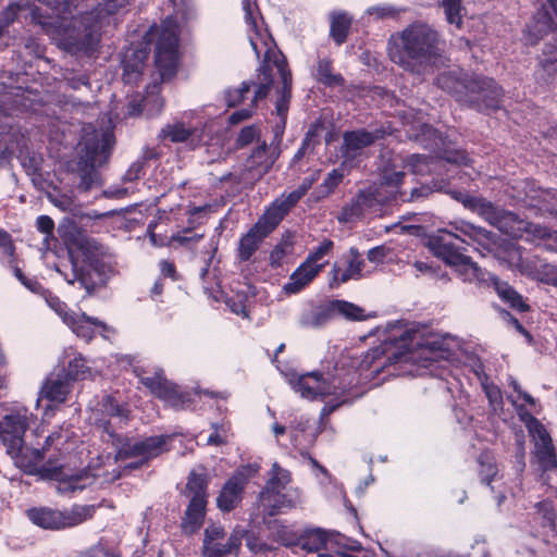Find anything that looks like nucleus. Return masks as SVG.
Returning <instances> with one entry per match:
<instances>
[{"instance_id":"f257e3e1","label":"nucleus","mask_w":557,"mask_h":557,"mask_svg":"<svg viewBox=\"0 0 557 557\" xmlns=\"http://www.w3.org/2000/svg\"><path fill=\"white\" fill-rule=\"evenodd\" d=\"M444 45L432 24L418 20L389 36L387 54L403 71L423 77L444 62Z\"/></svg>"},{"instance_id":"f03ea898","label":"nucleus","mask_w":557,"mask_h":557,"mask_svg":"<svg viewBox=\"0 0 557 557\" xmlns=\"http://www.w3.org/2000/svg\"><path fill=\"white\" fill-rule=\"evenodd\" d=\"M249 47L257 60H260L262 55V61L258 70L257 82H252L249 85L246 84V95L252 90L251 103L253 107H257L259 101L265 99L272 85L273 67H276L282 78V87L276 91L275 111L281 123L285 125L292 98V74L286 70L284 61L280 60L277 53L267 42L261 41L259 38L250 37Z\"/></svg>"},{"instance_id":"7ed1b4c3","label":"nucleus","mask_w":557,"mask_h":557,"mask_svg":"<svg viewBox=\"0 0 557 557\" xmlns=\"http://www.w3.org/2000/svg\"><path fill=\"white\" fill-rule=\"evenodd\" d=\"M81 257L70 252L71 272L64 273V280L85 292L84 297L92 296L104 287L114 274V267L103 252L102 246L94 239L78 243Z\"/></svg>"},{"instance_id":"20e7f679","label":"nucleus","mask_w":557,"mask_h":557,"mask_svg":"<svg viewBox=\"0 0 557 557\" xmlns=\"http://www.w3.org/2000/svg\"><path fill=\"white\" fill-rule=\"evenodd\" d=\"M454 198L506 235L517 238L525 237L528 240L553 237L548 227L529 222L517 213L498 207L485 198L460 191L454 193Z\"/></svg>"},{"instance_id":"39448f33","label":"nucleus","mask_w":557,"mask_h":557,"mask_svg":"<svg viewBox=\"0 0 557 557\" xmlns=\"http://www.w3.org/2000/svg\"><path fill=\"white\" fill-rule=\"evenodd\" d=\"M292 482V473L274 462L268 473V479L251 507V520L261 518L265 521L268 517L276 516L282 509L295 508L300 503L297 490L286 491Z\"/></svg>"},{"instance_id":"423d86ee","label":"nucleus","mask_w":557,"mask_h":557,"mask_svg":"<svg viewBox=\"0 0 557 557\" xmlns=\"http://www.w3.org/2000/svg\"><path fill=\"white\" fill-rule=\"evenodd\" d=\"M114 146V135L104 132L99 137L96 132L83 138L77 160L69 163V169L79 176V188L87 191L98 181V166L108 162Z\"/></svg>"},{"instance_id":"0eeeda50","label":"nucleus","mask_w":557,"mask_h":557,"mask_svg":"<svg viewBox=\"0 0 557 557\" xmlns=\"http://www.w3.org/2000/svg\"><path fill=\"white\" fill-rule=\"evenodd\" d=\"M38 8L32 11L33 16L42 26H54L59 40L63 48L72 53H84L92 55L97 50L100 38L97 25L88 22V17L62 20L54 23L39 20L37 15Z\"/></svg>"},{"instance_id":"6e6552de","label":"nucleus","mask_w":557,"mask_h":557,"mask_svg":"<svg viewBox=\"0 0 557 557\" xmlns=\"http://www.w3.org/2000/svg\"><path fill=\"white\" fill-rule=\"evenodd\" d=\"M111 444L115 449V460H126L132 458L143 459L144 462H150L152 459L170 451V442L172 435L160 434L135 438L114 431L108 432Z\"/></svg>"},{"instance_id":"1a4fd4ad","label":"nucleus","mask_w":557,"mask_h":557,"mask_svg":"<svg viewBox=\"0 0 557 557\" xmlns=\"http://www.w3.org/2000/svg\"><path fill=\"white\" fill-rule=\"evenodd\" d=\"M95 511L94 505H74L69 510L40 506L27 509L26 516L33 524L44 530L59 531L84 523L94 517Z\"/></svg>"},{"instance_id":"9d476101","label":"nucleus","mask_w":557,"mask_h":557,"mask_svg":"<svg viewBox=\"0 0 557 557\" xmlns=\"http://www.w3.org/2000/svg\"><path fill=\"white\" fill-rule=\"evenodd\" d=\"M302 198L297 189L280 199H276L263 213L259 221L246 233V259L257 248V244L268 236L288 213V211Z\"/></svg>"},{"instance_id":"9b49d317","label":"nucleus","mask_w":557,"mask_h":557,"mask_svg":"<svg viewBox=\"0 0 557 557\" xmlns=\"http://www.w3.org/2000/svg\"><path fill=\"white\" fill-rule=\"evenodd\" d=\"M244 530L235 529L228 536L221 524L211 523L203 532L201 557H225L240 552Z\"/></svg>"},{"instance_id":"f8f14e48","label":"nucleus","mask_w":557,"mask_h":557,"mask_svg":"<svg viewBox=\"0 0 557 557\" xmlns=\"http://www.w3.org/2000/svg\"><path fill=\"white\" fill-rule=\"evenodd\" d=\"M178 36L170 29L159 32L154 48V65L162 82L171 81L178 71Z\"/></svg>"},{"instance_id":"ddd939ff","label":"nucleus","mask_w":557,"mask_h":557,"mask_svg":"<svg viewBox=\"0 0 557 557\" xmlns=\"http://www.w3.org/2000/svg\"><path fill=\"white\" fill-rule=\"evenodd\" d=\"M7 387V381L0 374V389ZM28 429L26 411L5 414L0 420V440L7 449L8 455H17L24 444V435Z\"/></svg>"},{"instance_id":"4468645a","label":"nucleus","mask_w":557,"mask_h":557,"mask_svg":"<svg viewBox=\"0 0 557 557\" xmlns=\"http://www.w3.org/2000/svg\"><path fill=\"white\" fill-rule=\"evenodd\" d=\"M468 96L466 101L479 111L496 110L499 108L503 90L488 77H471L468 85Z\"/></svg>"},{"instance_id":"2eb2a0df","label":"nucleus","mask_w":557,"mask_h":557,"mask_svg":"<svg viewBox=\"0 0 557 557\" xmlns=\"http://www.w3.org/2000/svg\"><path fill=\"white\" fill-rule=\"evenodd\" d=\"M292 384L296 392L309 399L335 394L337 389L343 387V384L337 382L333 374L330 372L324 374L319 371L302 374L297 380L292 381Z\"/></svg>"},{"instance_id":"dca6fc26","label":"nucleus","mask_w":557,"mask_h":557,"mask_svg":"<svg viewBox=\"0 0 557 557\" xmlns=\"http://www.w3.org/2000/svg\"><path fill=\"white\" fill-rule=\"evenodd\" d=\"M527 428L534 442V457L543 471L557 466V457L553 441L544 425L533 416L528 414Z\"/></svg>"},{"instance_id":"f3484780","label":"nucleus","mask_w":557,"mask_h":557,"mask_svg":"<svg viewBox=\"0 0 557 557\" xmlns=\"http://www.w3.org/2000/svg\"><path fill=\"white\" fill-rule=\"evenodd\" d=\"M213 211V206L206 203L203 206H193L188 208L186 226L172 235V243L193 248L205 237V233H199V228L203 226L209 219V214Z\"/></svg>"},{"instance_id":"a211bd4d","label":"nucleus","mask_w":557,"mask_h":557,"mask_svg":"<svg viewBox=\"0 0 557 557\" xmlns=\"http://www.w3.org/2000/svg\"><path fill=\"white\" fill-rule=\"evenodd\" d=\"M455 239L466 243V239L455 233L440 231L438 234L429 237L426 246L435 257L442 259L447 265L454 267L456 263H460L465 255L455 244Z\"/></svg>"},{"instance_id":"6ab92c4d","label":"nucleus","mask_w":557,"mask_h":557,"mask_svg":"<svg viewBox=\"0 0 557 557\" xmlns=\"http://www.w3.org/2000/svg\"><path fill=\"white\" fill-rule=\"evenodd\" d=\"M275 161V157L269 152L267 141L249 148L246 158V184H253L263 177Z\"/></svg>"},{"instance_id":"aec40b11","label":"nucleus","mask_w":557,"mask_h":557,"mask_svg":"<svg viewBox=\"0 0 557 557\" xmlns=\"http://www.w3.org/2000/svg\"><path fill=\"white\" fill-rule=\"evenodd\" d=\"M383 129L369 132L364 128L348 131L343 134L342 153L347 159H355L362 153L364 148L373 145L377 139L383 138Z\"/></svg>"},{"instance_id":"412c9836","label":"nucleus","mask_w":557,"mask_h":557,"mask_svg":"<svg viewBox=\"0 0 557 557\" xmlns=\"http://www.w3.org/2000/svg\"><path fill=\"white\" fill-rule=\"evenodd\" d=\"M244 492V466L236 469L235 473L224 483L216 497V507L222 512H230L240 503Z\"/></svg>"},{"instance_id":"4be33fe9","label":"nucleus","mask_w":557,"mask_h":557,"mask_svg":"<svg viewBox=\"0 0 557 557\" xmlns=\"http://www.w3.org/2000/svg\"><path fill=\"white\" fill-rule=\"evenodd\" d=\"M63 321L77 337L86 343H90L95 338V329H99L102 333L111 330L106 322L86 313L71 312V314L63 317Z\"/></svg>"},{"instance_id":"5701e85b","label":"nucleus","mask_w":557,"mask_h":557,"mask_svg":"<svg viewBox=\"0 0 557 557\" xmlns=\"http://www.w3.org/2000/svg\"><path fill=\"white\" fill-rule=\"evenodd\" d=\"M208 503H202L197 498H190L181 520V531L186 536L197 534L202 528Z\"/></svg>"},{"instance_id":"b1692460","label":"nucleus","mask_w":557,"mask_h":557,"mask_svg":"<svg viewBox=\"0 0 557 557\" xmlns=\"http://www.w3.org/2000/svg\"><path fill=\"white\" fill-rule=\"evenodd\" d=\"M148 55L147 48L133 49L125 54L122 61V79L125 84H136L140 79Z\"/></svg>"},{"instance_id":"393cba45","label":"nucleus","mask_w":557,"mask_h":557,"mask_svg":"<svg viewBox=\"0 0 557 557\" xmlns=\"http://www.w3.org/2000/svg\"><path fill=\"white\" fill-rule=\"evenodd\" d=\"M213 256L203 260V265L200 268L199 277L203 293L214 300H219L224 294L222 290V282L216 268L211 267Z\"/></svg>"},{"instance_id":"a878e982","label":"nucleus","mask_w":557,"mask_h":557,"mask_svg":"<svg viewBox=\"0 0 557 557\" xmlns=\"http://www.w3.org/2000/svg\"><path fill=\"white\" fill-rule=\"evenodd\" d=\"M197 138V143L201 140V135L197 134V128L186 127L183 122H175L166 124L161 128L158 138L160 140H170L173 144L187 143L189 139L193 141Z\"/></svg>"},{"instance_id":"bb28decb","label":"nucleus","mask_w":557,"mask_h":557,"mask_svg":"<svg viewBox=\"0 0 557 557\" xmlns=\"http://www.w3.org/2000/svg\"><path fill=\"white\" fill-rule=\"evenodd\" d=\"M323 263L320 265H312L305 261L290 275L289 282L284 286L285 292L292 294L298 293L315 277V275L323 269Z\"/></svg>"},{"instance_id":"cd10ccee","label":"nucleus","mask_w":557,"mask_h":557,"mask_svg":"<svg viewBox=\"0 0 557 557\" xmlns=\"http://www.w3.org/2000/svg\"><path fill=\"white\" fill-rule=\"evenodd\" d=\"M346 268L342 271L339 267L334 264V278L339 283H345L349 280H357L361 275L364 261L360 259V255L356 248H350L348 255L345 257Z\"/></svg>"},{"instance_id":"c85d7f7f","label":"nucleus","mask_w":557,"mask_h":557,"mask_svg":"<svg viewBox=\"0 0 557 557\" xmlns=\"http://www.w3.org/2000/svg\"><path fill=\"white\" fill-rule=\"evenodd\" d=\"M70 393V381L60 376L47 379L40 391L44 398L58 404L64 403Z\"/></svg>"},{"instance_id":"c756f323","label":"nucleus","mask_w":557,"mask_h":557,"mask_svg":"<svg viewBox=\"0 0 557 557\" xmlns=\"http://www.w3.org/2000/svg\"><path fill=\"white\" fill-rule=\"evenodd\" d=\"M470 79L471 77H460L456 72H444L436 77L435 84L449 94L467 98Z\"/></svg>"},{"instance_id":"7c9ffc66","label":"nucleus","mask_w":557,"mask_h":557,"mask_svg":"<svg viewBox=\"0 0 557 557\" xmlns=\"http://www.w3.org/2000/svg\"><path fill=\"white\" fill-rule=\"evenodd\" d=\"M154 397L174 408H183L189 401V395L180 389L178 385L165 379Z\"/></svg>"},{"instance_id":"2f4dec72","label":"nucleus","mask_w":557,"mask_h":557,"mask_svg":"<svg viewBox=\"0 0 557 557\" xmlns=\"http://www.w3.org/2000/svg\"><path fill=\"white\" fill-rule=\"evenodd\" d=\"M15 465L32 472L38 463L45 458V447L41 449L26 447L25 443L21 446L17 455H10Z\"/></svg>"},{"instance_id":"473e14b6","label":"nucleus","mask_w":557,"mask_h":557,"mask_svg":"<svg viewBox=\"0 0 557 557\" xmlns=\"http://www.w3.org/2000/svg\"><path fill=\"white\" fill-rule=\"evenodd\" d=\"M209 479L206 473L191 471L187 478L186 490L190 498H197L202 503H208Z\"/></svg>"},{"instance_id":"72a5a7b5","label":"nucleus","mask_w":557,"mask_h":557,"mask_svg":"<svg viewBox=\"0 0 557 557\" xmlns=\"http://www.w3.org/2000/svg\"><path fill=\"white\" fill-rule=\"evenodd\" d=\"M351 26V17L346 13L334 12L331 14L330 35L337 45H342L348 36Z\"/></svg>"},{"instance_id":"f704fd0d","label":"nucleus","mask_w":557,"mask_h":557,"mask_svg":"<svg viewBox=\"0 0 557 557\" xmlns=\"http://www.w3.org/2000/svg\"><path fill=\"white\" fill-rule=\"evenodd\" d=\"M335 317V301L331 300L312 311L311 314L302 321V324L312 327H320Z\"/></svg>"},{"instance_id":"c9c22d12","label":"nucleus","mask_w":557,"mask_h":557,"mask_svg":"<svg viewBox=\"0 0 557 557\" xmlns=\"http://www.w3.org/2000/svg\"><path fill=\"white\" fill-rule=\"evenodd\" d=\"M453 268L456 269L465 282L473 283L484 281V272L482 269L466 255L462 256L460 263H456Z\"/></svg>"},{"instance_id":"e433bc0d","label":"nucleus","mask_w":557,"mask_h":557,"mask_svg":"<svg viewBox=\"0 0 557 557\" xmlns=\"http://www.w3.org/2000/svg\"><path fill=\"white\" fill-rule=\"evenodd\" d=\"M497 295L512 308L519 311H527L529 306L524 304L521 295H519L508 283L502 281L494 282Z\"/></svg>"},{"instance_id":"4c0bfd02","label":"nucleus","mask_w":557,"mask_h":557,"mask_svg":"<svg viewBox=\"0 0 557 557\" xmlns=\"http://www.w3.org/2000/svg\"><path fill=\"white\" fill-rule=\"evenodd\" d=\"M89 374L90 368L82 355L75 356L64 368V377L70 382L85 380Z\"/></svg>"},{"instance_id":"58836bf2","label":"nucleus","mask_w":557,"mask_h":557,"mask_svg":"<svg viewBox=\"0 0 557 557\" xmlns=\"http://www.w3.org/2000/svg\"><path fill=\"white\" fill-rule=\"evenodd\" d=\"M326 542V532L321 529H313L305 532L300 540V546L308 552H318L325 547Z\"/></svg>"},{"instance_id":"ea45409f","label":"nucleus","mask_w":557,"mask_h":557,"mask_svg":"<svg viewBox=\"0 0 557 557\" xmlns=\"http://www.w3.org/2000/svg\"><path fill=\"white\" fill-rule=\"evenodd\" d=\"M335 314L342 315L351 321H363L370 315L366 314L364 309L346 300L335 299Z\"/></svg>"},{"instance_id":"a19ab883","label":"nucleus","mask_w":557,"mask_h":557,"mask_svg":"<svg viewBox=\"0 0 557 557\" xmlns=\"http://www.w3.org/2000/svg\"><path fill=\"white\" fill-rule=\"evenodd\" d=\"M441 7L444 10L446 21L460 28L462 25L463 0H442Z\"/></svg>"},{"instance_id":"79ce46f5","label":"nucleus","mask_w":557,"mask_h":557,"mask_svg":"<svg viewBox=\"0 0 557 557\" xmlns=\"http://www.w3.org/2000/svg\"><path fill=\"white\" fill-rule=\"evenodd\" d=\"M332 62L329 59H322L318 63L317 78L326 86H341L344 83L339 74L332 73Z\"/></svg>"},{"instance_id":"37998d69","label":"nucleus","mask_w":557,"mask_h":557,"mask_svg":"<svg viewBox=\"0 0 557 557\" xmlns=\"http://www.w3.org/2000/svg\"><path fill=\"white\" fill-rule=\"evenodd\" d=\"M405 9L397 8L392 4H379L367 9L366 13L375 21L398 20Z\"/></svg>"},{"instance_id":"c03bdc74","label":"nucleus","mask_w":557,"mask_h":557,"mask_svg":"<svg viewBox=\"0 0 557 557\" xmlns=\"http://www.w3.org/2000/svg\"><path fill=\"white\" fill-rule=\"evenodd\" d=\"M431 355L432 350L423 347L419 355L413 351H401L399 354H393L391 358H393L395 362H416L418 359H421L422 366L426 368L429 363L434 360Z\"/></svg>"},{"instance_id":"a18cd8bd","label":"nucleus","mask_w":557,"mask_h":557,"mask_svg":"<svg viewBox=\"0 0 557 557\" xmlns=\"http://www.w3.org/2000/svg\"><path fill=\"white\" fill-rule=\"evenodd\" d=\"M41 473H44L49 479L60 480L63 484H65V490H70L72 492L76 490H83L84 485H79L78 482L81 480L79 475H72L69 480L63 481L61 479L62 468L61 467H46L44 466L41 469Z\"/></svg>"},{"instance_id":"49530a36","label":"nucleus","mask_w":557,"mask_h":557,"mask_svg":"<svg viewBox=\"0 0 557 557\" xmlns=\"http://www.w3.org/2000/svg\"><path fill=\"white\" fill-rule=\"evenodd\" d=\"M344 178V173L338 170H332L324 182L318 187L317 193L319 194L318 198H326L329 197L334 189L341 184Z\"/></svg>"},{"instance_id":"de8ad7c7","label":"nucleus","mask_w":557,"mask_h":557,"mask_svg":"<svg viewBox=\"0 0 557 557\" xmlns=\"http://www.w3.org/2000/svg\"><path fill=\"white\" fill-rule=\"evenodd\" d=\"M363 215L364 212L362 211L361 205L355 197L349 203L343 207L337 219L341 223H352L363 218Z\"/></svg>"},{"instance_id":"09e8293b","label":"nucleus","mask_w":557,"mask_h":557,"mask_svg":"<svg viewBox=\"0 0 557 557\" xmlns=\"http://www.w3.org/2000/svg\"><path fill=\"white\" fill-rule=\"evenodd\" d=\"M531 199L536 201L535 205L541 209L552 214H557V198L550 190H539L536 195L531 196Z\"/></svg>"},{"instance_id":"8fccbe9b","label":"nucleus","mask_w":557,"mask_h":557,"mask_svg":"<svg viewBox=\"0 0 557 557\" xmlns=\"http://www.w3.org/2000/svg\"><path fill=\"white\" fill-rule=\"evenodd\" d=\"M357 200L361 205L362 211L366 213L368 209H372L373 207L381 205L383 199L381 198L379 188H368L366 190H361L356 195Z\"/></svg>"},{"instance_id":"3c124183","label":"nucleus","mask_w":557,"mask_h":557,"mask_svg":"<svg viewBox=\"0 0 557 557\" xmlns=\"http://www.w3.org/2000/svg\"><path fill=\"white\" fill-rule=\"evenodd\" d=\"M233 283L234 282L230 284V287L231 292H233L235 295H226L224 300L225 305L230 308L232 312L236 314H244V292L240 288L239 282L236 283L235 287L233 286Z\"/></svg>"},{"instance_id":"603ef678","label":"nucleus","mask_w":557,"mask_h":557,"mask_svg":"<svg viewBox=\"0 0 557 557\" xmlns=\"http://www.w3.org/2000/svg\"><path fill=\"white\" fill-rule=\"evenodd\" d=\"M537 513L543 519L544 523L543 525H547L550 528L553 533H556V510L553 502L549 500H543L537 504Z\"/></svg>"},{"instance_id":"864d4df0","label":"nucleus","mask_w":557,"mask_h":557,"mask_svg":"<svg viewBox=\"0 0 557 557\" xmlns=\"http://www.w3.org/2000/svg\"><path fill=\"white\" fill-rule=\"evenodd\" d=\"M433 158L420 154H412L408 160L411 171L420 175L430 173L432 171L431 164H433Z\"/></svg>"},{"instance_id":"5fc2aeb1","label":"nucleus","mask_w":557,"mask_h":557,"mask_svg":"<svg viewBox=\"0 0 557 557\" xmlns=\"http://www.w3.org/2000/svg\"><path fill=\"white\" fill-rule=\"evenodd\" d=\"M165 379L164 370L158 369L151 376H139V382L154 396Z\"/></svg>"},{"instance_id":"6e6d98bb","label":"nucleus","mask_w":557,"mask_h":557,"mask_svg":"<svg viewBox=\"0 0 557 557\" xmlns=\"http://www.w3.org/2000/svg\"><path fill=\"white\" fill-rule=\"evenodd\" d=\"M42 298L46 300L48 306L53 309L62 318L65 314H71V312H67V306L64 301H62L55 294H53L50 289H47L45 294L42 295Z\"/></svg>"},{"instance_id":"4d7b16f0","label":"nucleus","mask_w":557,"mask_h":557,"mask_svg":"<svg viewBox=\"0 0 557 557\" xmlns=\"http://www.w3.org/2000/svg\"><path fill=\"white\" fill-rule=\"evenodd\" d=\"M0 249L10 258V262L15 261V245L11 234L0 227Z\"/></svg>"},{"instance_id":"13d9d810","label":"nucleus","mask_w":557,"mask_h":557,"mask_svg":"<svg viewBox=\"0 0 557 557\" xmlns=\"http://www.w3.org/2000/svg\"><path fill=\"white\" fill-rule=\"evenodd\" d=\"M404 176L405 173L403 171L396 170L395 166H385L382 171V184L388 186H398L401 183Z\"/></svg>"},{"instance_id":"bf43d9fd","label":"nucleus","mask_w":557,"mask_h":557,"mask_svg":"<svg viewBox=\"0 0 557 557\" xmlns=\"http://www.w3.org/2000/svg\"><path fill=\"white\" fill-rule=\"evenodd\" d=\"M333 249V242L331 239H324L320 246L312 251L306 259V262L312 265H318L317 262L321 260Z\"/></svg>"},{"instance_id":"052dcab7","label":"nucleus","mask_w":557,"mask_h":557,"mask_svg":"<svg viewBox=\"0 0 557 557\" xmlns=\"http://www.w3.org/2000/svg\"><path fill=\"white\" fill-rule=\"evenodd\" d=\"M102 406L104 408V411L107 414L111 417H125L126 416V409L120 405L114 397L112 396H106L103 398Z\"/></svg>"},{"instance_id":"680f3d73","label":"nucleus","mask_w":557,"mask_h":557,"mask_svg":"<svg viewBox=\"0 0 557 557\" xmlns=\"http://www.w3.org/2000/svg\"><path fill=\"white\" fill-rule=\"evenodd\" d=\"M292 250V244L287 242H283L280 245L275 246L271 252V262L272 264L278 265L282 259Z\"/></svg>"},{"instance_id":"e2e57ef3","label":"nucleus","mask_w":557,"mask_h":557,"mask_svg":"<svg viewBox=\"0 0 557 557\" xmlns=\"http://www.w3.org/2000/svg\"><path fill=\"white\" fill-rule=\"evenodd\" d=\"M144 169H145L144 161H140L139 159L136 160L135 162H133L131 164V166L126 171V173L124 175V180L127 182H133L135 180H138L139 177H141L145 174Z\"/></svg>"},{"instance_id":"0e129e2a","label":"nucleus","mask_w":557,"mask_h":557,"mask_svg":"<svg viewBox=\"0 0 557 557\" xmlns=\"http://www.w3.org/2000/svg\"><path fill=\"white\" fill-rule=\"evenodd\" d=\"M265 141L261 139V131L259 127L249 126L246 127V148L256 147L260 143Z\"/></svg>"},{"instance_id":"69168bd1","label":"nucleus","mask_w":557,"mask_h":557,"mask_svg":"<svg viewBox=\"0 0 557 557\" xmlns=\"http://www.w3.org/2000/svg\"><path fill=\"white\" fill-rule=\"evenodd\" d=\"M37 230L47 236L52 235L54 221L49 215H39L36 220Z\"/></svg>"},{"instance_id":"338daca9","label":"nucleus","mask_w":557,"mask_h":557,"mask_svg":"<svg viewBox=\"0 0 557 557\" xmlns=\"http://www.w3.org/2000/svg\"><path fill=\"white\" fill-rule=\"evenodd\" d=\"M160 272L163 277H170L172 281L178 280L176 265L173 261L161 260L159 263Z\"/></svg>"},{"instance_id":"774afa93","label":"nucleus","mask_w":557,"mask_h":557,"mask_svg":"<svg viewBox=\"0 0 557 557\" xmlns=\"http://www.w3.org/2000/svg\"><path fill=\"white\" fill-rule=\"evenodd\" d=\"M21 284L25 288H27L29 292H32L33 294L39 295L41 297L45 294V292L47 290V288L35 276H33V277L27 276Z\"/></svg>"}]
</instances>
